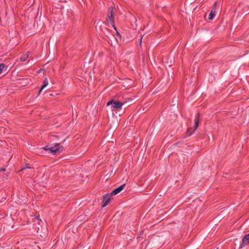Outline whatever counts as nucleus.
I'll return each instance as SVG.
<instances>
[{
  "instance_id": "1",
  "label": "nucleus",
  "mask_w": 249,
  "mask_h": 249,
  "mask_svg": "<svg viewBox=\"0 0 249 249\" xmlns=\"http://www.w3.org/2000/svg\"><path fill=\"white\" fill-rule=\"evenodd\" d=\"M113 11V9L112 7H110L108 8L107 20V21L112 25V26L114 28V30H116V28L114 25V19Z\"/></svg>"
},
{
  "instance_id": "2",
  "label": "nucleus",
  "mask_w": 249,
  "mask_h": 249,
  "mask_svg": "<svg viewBox=\"0 0 249 249\" xmlns=\"http://www.w3.org/2000/svg\"><path fill=\"white\" fill-rule=\"evenodd\" d=\"M43 149L46 151L49 150L52 153L55 154L57 151H62L63 147L61 146L59 143H56L53 147H48V146H45Z\"/></svg>"
},
{
  "instance_id": "3",
  "label": "nucleus",
  "mask_w": 249,
  "mask_h": 249,
  "mask_svg": "<svg viewBox=\"0 0 249 249\" xmlns=\"http://www.w3.org/2000/svg\"><path fill=\"white\" fill-rule=\"evenodd\" d=\"M123 104L119 101L116 100H112L109 102H108L107 104V106L111 105V107H112L113 109H119L121 108Z\"/></svg>"
},
{
  "instance_id": "4",
  "label": "nucleus",
  "mask_w": 249,
  "mask_h": 249,
  "mask_svg": "<svg viewBox=\"0 0 249 249\" xmlns=\"http://www.w3.org/2000/svg\"><path fill=\"white\" fill-rule=\"evenodd\" d=\"M111 195L107 194L103 196L102 207L106 206L111 200Z\"/></svg>"
},
{
  "instance_id": "5",
  "label": "nucleus",
  "mask_w": 249,
  "mask_h": 249,
  "mask_svg": "<svg viewBox=\"0 0 249 249\" xmlns=\"http://www.w3.org/2000/svg\"><path fill=\"white\" fill-rule=\"evenodd\" d=\"M124 186H125L124 184L123 185H122L120 187H119L115 189L114 190H113L111 192V193H110V194L112 196V195H116L119 194L121 191H122L124 189Z\"/></svg>"
},
{
  "instance_id": "6",
  "label": "nucleus",
  "mask_w": 249,
  "mask_h": 249,
  "mask_svg": "<svg viewBox=\"0 0 249 249\" xmlns=\"http://www.w3.org/2000/svg\"><path fill=\"white\" fill-rule=\"evenodd\" d=\"M249 242V233L248 234L246 235L242 240V244L241 245L240 248H242L245 247Z\"/></svg>"
},
{
  "instance_id": "7",
  "label": "nucleus",
  "mask_w": 249,
  "mask_h": 249,
  "mask_svg": "<svg viewBox=\"0 0 249 249\" xmlns=\"http://www.w3.org/2000/svg\"><path fill=\"white\" fill-rule=\"evenodd\" d=\"M103 33L107 37L109 38L110 36L111 35L110 31L109 29L106 27H104L101 29Z\"/></svg>"
},
{
  "instance_id": "8",
  "label": "nucleus",
  "mask_w": 249,
  "mask_h": 249,
  "mask_svg": "<svg viewBox=\"0 0 249 249\" xmlns=\"http://www.w3.org/2000/svg\"><path fill=\"white\" fill-rule=\"evenodd\" d=\"M199 123V115L198 114L197 116L195 118V125H194V130H196L198 126Z\"/></svg>"
},
{
  "instance_id": "9",
  "label": "nucleus",
  "mask_w": 249,
  "mask_h": 249,
  "mask_svg": "<svg viewBox=\"0 0 249 249\" xmlns=\"http://www.w3.org/2000/svg\"><path fill=\"white\" fill-rule=\"evenodd\" d=\"M215 15V9L214 7H213L209 15V19H211V20L213 19Z\"/></svg>"
},
{
  "instance_id": "10",
  "label": "nucleus",
  "mask_w": 249,
  "mask_h": 249,
  "mask_svg": "<svg viewBox=\"0 0 249 249\" xmlns=\"http://www.w3.org/2000/svg\"><path fill=\"white\" fill-rule=\"evenodd\" d=\"M48 84V80L47 79V78H45L44 81V84L41 87L40 89V90L39 91V94L41 92V91L42 90V89H44Z\"/></svg>"
},
{
  "instance_id": "11",
  "label": "nucleus",
  "mask_w": 249,
  "mask_h": 249,
  "mask_svg": "<svg viewBox=\"0 0 249 249\" xmlns=\"http://www.w3.org/2000/svg\"><path fill=\"white\" fill-rule=\"evenodd\" d=\"M29 52H27L26 53L23 54L20 57V60L21 61H25L29 57Z\"/></svg>"
},
{
  "instance_id": "12",
  "label": "nucleus",
  "mask_w": 249,
  "mask_h": 249,
  "mask_svg": "<svg viewBox=\"0 0 249 249\" xmlns=\"http://www.w3.org/2000/svg\"><path fill=\"white\" fill-rule=\"evenodd\" d=\"M194 131H192L191 128H189L187 130L186 135L187 136H190L194 133Z\"/></svg>"
},
{
  "instance_id": "13",
  "label": "nucleus",
  "mask_w": 249,
  "mask_h": 249,
  "mask_svg": "<svg viewBox=\"0 0 249 249\" xmlns=\"http://www.w3.org/2000/svg\"><path fill=\"white\" fill-rule=\"evenodd\" d=\"M5 65L4 64H0V73L2 72L3 69H4Z\"/></svg>"
},
{
  "instance_id": "14",
  "label": "nucleus",
  "mask_w": 249,
  "mask_h": 249,
  "mask_svg": "<svg viewBox=\"0 0 249 249\" xmlns=\"http://www.w3.org/2000/svg\"><path fill=\"white\" fill-rule=\"evenodd\" d=\"M28 164H26L24 166V167H23L22 168V170H25L26 169H27V168H29V169H31V168L30 167L28 166Z\"/></svg>"
},
{
  "instance_id": "15",
  "label": "nucleus",
  "mask_w": 249,
  "mask_h": 249,
  "mask_svg": "<svg viewBox=\"0 0 249 249\" xmlns=\"http://www.w3.org/2000/svg\"><path fill=\"white\" fill-rule=\"evenodd\" d=\"M39 216H40L39 214L38 213H36V214L35 215V218H39Z\"/></svg>"
},
{
  "instance_id": "16",
  "label": "nucleus",
  "mask_w": 249,
  "mask_h": 249,
  "mask_svg": "<svg viewBox=\"0 0 249 249\" xmlns=\"http://www.w3.org/2000/svg\"><path fill=\"white\" fill-rule=\"evenodd\" d=\"M116 31V33H117V35L118 36H119L120 37L121 36V35L117 31V30H115Z\"/></svg>"
},
{
  "instance_id": "17",
  "label": "nucleus",
  "mask_w": 249,
  "mask_h": 249,
  "mask_svg": "<svg viewBox=\"0 0 249 249\" xmlns=\"http://www.w3.org/2000/svg\"><path fill=\"white\" fill-rule=\"evenodd\" d=\"M54 137H55L56 138H58V137L57 136H54V135H52V136H51V137H52V138Z\"/></svg>"
},
{
  "instance_id": "18",
  "label": "nucleus",
  "mask_w": 249,
  "mask_h": 249,
  "mask_svg": "<svg viewBox=\"0 0 249 249\" xmlns=\"http://www.w3.org/2000/svg\"><path fill=\"white\" fill-rule=\"evenodd\" d=\"M118 215L119 216V213H116L115 214H114V216H118Z\"/></svg>"
},
{
  "instance_id": "19",
  "label": "nucleus",
  "mask_w": 249,
  "mask_h": 249,
  "mask_svg": "<svg viewBox=\"0 0 249 249\" xmlns=\"http://www.w3.org/2000/svg\"><path fill=\"white\" fill-rule=\"evenodd\" d=\"M5 169L3 168L1 169L0 170V171H5Z\"/></svg>"
},
{
  "instance_id": "20",
  "label": "nucleus",
  "mask_w": 249,
  "mask_h": 249,
  "mask_svg": "<svg viewBox=\"0 0 249 249\" xmlns=\"http://www.w3.org/2000/svg\"><path fill=\"white\" fill-rule=\"evenodd\" d=\"M142 36L141 37V38L140 39V44L141 45V43H142Z\"/></svg>"
},
{
  "instance_id": "21",
  "label": "nucleus",
  "mask_w": 249,
  "mask_h": 249,
  "mask_svg": "<svg viewBox=\"0 0 249 249\" xmlns=\"http://www.w3.org/2000/svg\"><path fill=\"white\" fill-rule=\"evenodd\" d=\"M216 4H217V2H215L214 3V4H213V5L215 6H216Z\"/></svg>"
}]
</instances>
